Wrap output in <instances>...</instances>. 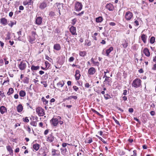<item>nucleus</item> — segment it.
<instances>
[{
    "label": "nucleus",
    "mask_w": 156,
    "mask_h": 156,
    "mask_svg": "<svg viewBox=\"0 0 156 156\" xmlns=\"http://www.w3.org/2000/svg\"><path fill=\"white\" fill-rule=\"evenodd\" d=\"M141 81L139 79L136 78L133 82L132 86L135 88H137L141 85Z\"/></svg>",
    "instance_id": "nucleus-1"
},
{
    "label": "nucleus",
    "mask_w": 156,
    "mask_h": 156,
    "mask_svg": "<svg viewBox=\"0 0 156 156\" xmlns=\"http://www.w3.org/2000/svg\"><path fill=\"white\" fill-rule=\"evenodd\" d=\"M36 112L39 116H43L45 114L44 110L40 107L37 108L36 109Z\"/></svg>",
    "instance_id": "nucleus-2"
},
{
    "label": "nucleus",
    "mask_w": 156,
    "mask_h": 156,
    "mask_svg": "<svg viewBox=\"0 0 156 156\" xmlns=\"http://www.w3.org/2000/svg\"><path fill=\"white\" fill-rule=\"evenodd\" d=\"M26 63L23 61L21 62L18 66L19 69L21 70H23L24 69L26 68Z\"/></svg>",
    "instance_id": "nucleus-3"
},
{
    "label": "nucleus",
    "mask_w": 156,
    "mask_h": 156,
    "mask_svg": "<svg viewBox=\"0 0 156 156\" xmlns=\"http://www.w3.org/2000/svg\"><path fill=\"white\" fill-rule=\"evenodd\" d=\"M133 15L132 13L129 12L128 11L126 12L125 15V18L126 20H130L132 17Z\"/></svg>",
    "instance_id": "nucleus-4"
},
{
    "label": "nucleus",
    "mask_w": 156,
    "mask_h": 156,
    "mask_svg": "<svg viewBox=\"0 0 156 156\" xmlns=\"http://www.w3.org/2000/svg\"><path fill=\"white\" fill-rule=\"evenodd\" d=\"M82 8V5L81 3L77 2L75 4V9L76 11H80Z\"/></svg>",
    "instance_id": "nucleus-5"
},
{
    "label": "nucleus",
    "mask_w": 156,
    "mask_h": 156,
    "mask_svg": "<svg viewBox=\"0 0 156 156\" xmlns=\"http://www.w3.org/2000/svg\"><path fill=\"white\" fill-rule=\"evenodd\" d=\"M50 122L54 126H56L58 125V119L55 118H53L50 121Z\"/></svg>",
    "instance_id": "nucleus-6"
},
{
    "label": "nucleus",
    "mask_w": 156,
    "mask_h": 156,
    "mask_svg": "<svg viewBox=\"0 0 156 156\" xmlns=\"http://www.w3.org/2000/svg\"><path fill=\"white\" fill-rule=\"evenodd\" d=\"M60 152L58 150H56L54 149H52L51 150V154L53 156H59L60 155Z\"/></svg>",
    "instance_id": "nucleus-7"
},
{
    "label": "nucleus",
    "mask_w": 156,
    "mask_h": 156,
    "mask_svg": "<svg viewBox=\"0 0 156 156\" xmlns=\"http://www.w3.org/2000/svg\"><path fill=\"white\" fill-rule=\"evenodd\" d=\"M69 31L73 35H77L76 28L75 27L73 26H71L69 29Z\"/></svg>",
    "instance_id": "nucleus-8"
},
{
    "label": "nucleus",
    "mask_w": 156,
    "mask_h": 156,
    "mask_svg": "<svg viewBox=\"0 0 156 156\" xmlns=\"http://www.w3.org/2000/svg\"><path fill=\"white\" fill-rule=\"evenodd\" d=\"M42 19L41 17L40 16L36 17L35 20V24L37 25H40L42 23Z\"/></svg>",
    "instance_id": "nucleus-9"
},
{
    "label": "nucleus",
    "mask_w": 156,
    "mask_h": 156,
    "mask_svg": "<svg viewBox=\"0 0 156 156\" xmlns=\"http://www.w3.org/2000/svg\"><path fill=\"white\" fill-rule=\"evenodd\" d=\"M54 137L52 135V133H51V134H49V135L48 136L47 141H48V142L51 143L53 142V141L54 140Z\"/></svg>",
    "instance_id": "nucleus-10"
},
{
    "label": "nucleus",
    "mask_w": 156,
    "mask_h": 156,
    "mask_svg": "<svg viewBox=\"0 0 156 156\" xmlns=\"http://www.w3.org/2000/svg\"><path fill=\"white\" fill-rule=\"evenodd\" d=\"M96 70L95 69L94 67H91L88 70V73L90 75H93L95 73Z\"/></svg>",
    "instance_id": "nucleus-11"
},
{
    "label": "nucleus",
    "mask_w": 156,
    "mask_h": 156,
    "mask_svg": "<svg viewBox=\"0 0 156 156\" xmlns=\"http://www.w3.org/2000/svg\"><path fill=\"white\" fill-rule=\"evenodd\" d=\"M80 71L76 70L75 72V77L76 80H78L80 79Z\"/></svg>",
    "instance_id": "nucleus-12"
},
{
    "label": "nucleus",
    "mask_w": 156,
    "mask_h": 156,
    "mask_svg": "<svg viewBox=\"0 0 156 156\" xmlns=\"http://www.w3.org/2000/svg\"><path fill=\"white\" fill-rule=\"evenodd\" d=\"M0 23L4 26L6 25L7 24V20L5 18H2L1 19Z\"/></svg>",
    "instance_id": "nucleus-13"
},
{
    "label": "nucleus",
    "mask_w": 156,
    "mask_h": 156,
    "mask_svg": "<svg viewBox=\"0 0 156 156\" xmlns=\"http://www.w3.org/2000/svg\"><path fill=\"white\" fill-rule=\"evenodd\" d=\"M143 52L146 56L149 57L150 54L149 50L147 48H145L144 49Z\"/></svg>",
    "instance_id": "nucleus-14"
},
{
    "label": "nucleus",
    "mask_w": 156,
    "mask_h": 156,
    "mask_svg": "<svg viewBox=\"0 0 156 156\" xmlns=\"http://www.w3.org/2000/svg\"><path fill=\"white\" fill-rule=\"evenodd\" d=\"M7 111V109L4 106H1L0 108V112L2 114H3Z\"/></svg>",
    "instance_id": "nucleus-15"
},
{
    "label": "nucleus",
    "mask_w": 156,
    "mask_h": 156,
    "mask_svg": "<svg viewBox=\"0 0 156 156\" xmlns=\"http://www.w3.org/2000/svg\"><path fill=\"white\" fill-rule=\"evenodd\" d=\"M106 8L109 11H112L113 9V7L112 5L111 4H108L106 5Z\"/></svg>",
    "instance_id": "nucleus-16"
},
{
    "label": "nucleus",
    "mask_w": 156,
    "mask_h": 156,
    "mask_svg": "<svg viewBox=\"0 0 156 156\" xmlns=\"http://www.w3.org/2000/svg\"><path fill=\"white\" fill-rule=\"evenodd\" d=\"M53 48L54 49L57 51L59 50L61 48L60 44H54Z\"/></svg>",
    "instance_id": "nucleus-17"
},
{
    "label": "nucleus",
    "mask_w": 156,
    "mask_h": 156,
    "mask_svg": "<svg viewBox=\"0 0 156 156\" xmlns=\"http://www.w3.org/2000/svg\"><path fill=\"white\" fill-rule=\"evenodd\" d=\"M23 110V107L22 105L20 104L18 105L17 107V110L18 112H21Z\"/></svg>",
    "instance_id": "nucleus-18"
},
{
    "label": "nucleus",
    "mask_w": 156,
    "mask_h": 156,
    "mask_svg": "<svg viewBox=\"0 0 156 156\" xmlns=\"http://www.w3.org/2000/svg\"><path fill=\"white\" fill-rule=\"evenodd\" d=\"M57 7L59 11H61L63 9V4H56Z\"/></svg>",
    "instance_id": "nucleus-19"
},
{
    "label": "nucleus",
    "mask_w": 156,
    "mask_h": 156,
    "mask_svg": "<svg viewBox=\"0 0 156 156\" xmlns=\"http://www.w3.org/2000/svg\"><path fill=\"white\" fill-rule=\"evenodd\" d=\"M113 50V48L112 47H111L109 49H107L106 51L107 56H108L109 55V53Z\"/></svg>",
    "instance_id": "nucleus-20"
},
{
    "label": "nucleus",
    "mask_w": 156,
    "mask_h": 156,
    "mask_svg": "<svg viewBox=\"0 0 156 156\" xmlns=\"http://www.w3.org/2000/svg\"><path fill=\"white\" fill-rule=\"evenodd\" d=\"M33 1L32 0H28V1H25L23 2V4L26 5H30L31 3L33 4Z\"/></svg>",
    "instance_id": "nucleus-21"
},
{
    "label": "nucleus",
    "mask_w": 156,
    "mask_h": 156,
    "mask_svg": "<svg viewBox=\"0 0 156 156\" xmlns=\"http://www.w3.org/2000/svg\"><path fill=\"white\" fill-rule=\"evenodd\" d=\"M47 4L44 2H43L40 4L39 8L41 9H44L47 7Z\"/></svg>",
    "instance_id": "nucleus-22"
},
{
    "label": "nucleus",
    "mask_w": 156,
    "mask_h": 156,
    "mask_svg": "<svg viewBox=\"0 0 156 156\" xmlns=\"http://www.w3.org/2000/svg\"><path fill=\"white\" fill-rule=\"evenodd\" d=\"M40 145L39 144H33V147L34 149L36 151H37L39 148Z\"/></svg>",
    "instance_id": "nucleus-23"
},
{
    "label": "nucleus",
    "mask_w": 156,
    "mask_h": 156,
    "mask_svg": "<svg viewBox=\"0 0 156 156\" xmlns=\"http://www.w3.org/2000/svg\"><path fill=\"white\" fill-rule=\"evenodd\" d=\"M96 22L97 23H101L103 21V18L102 16H99L95 18Z\"/></svg>",
    "instance_id": "nucleus-24"
},
{
    "label": "nucleus",
    "mask_w": 156,
    "mask_h": 156,
    "mask_svg": "<svg viewBox=\"0 0 156 156\" xmlns=\"http://www.w3.org/2000/svg\"><path fill=\"white\" fill-rule=\"evenodd\" d=\"M26 92L25 91L21 90L19 92V95L20 97H24L26 95Z\"/></svg>",
    "instance_id": "nucleus-25"
},
{
    "label": "nucleus",
    "mask_w": 156,
    "mask_h": 156,
    "mask_svg": "<svg viewBox=\"0 0 156 156\" xmlns=\"http://www.w3.org/2000/svg\"><path fill=\"white\" fill-rule=\"evenodd\" d=\"M92 142V139L91 137H89L86 139L85 142L86 144H90Z\"/></svg>",
    "instance_id": "nucleus-26"
},
{
    "label": "nucleus",
    "mask_w": 156,
    "mask_h": 156,
    "mask_svg": "<svg viewBox=\"0 0 156 156\" xmlns=\"http://www.w3.org/2000/svg\"><path fill=\"white\" fill-rule=\"evenodd\" d=\"M40 68L39 66H32L31 67V69L32 70H37L39 69Z\"/></svg>",
    "instance_id": "nucleus-27"
},
{
    "label": "nucleus",
    "mask_w": 156,
    "mask_h": 156,
    "mask_svg": "<svg viewBox=\"0 0 156 156\" xmlns=\"http://www.w3.org/2000/svg\"><path fill=\"white\" fill-rule=\"evenodd\" d=\"M146 36L144 34H143L141 37L142 40L144 43L146 42Z\"/></svg>",
    "instance_id": "nucleus-28"
},
{
    "label": "nucleus",
    "mask_w": 156,
    "mask_h": 156,
    "mask_svg": "<svg viewBox=\"0 0 156 156\" xmlns=\"http://www.w3.org/2000/svg\"><path fill=\"white\" fill-rule=\"evenodd\" d=\"M16 21H10V23L8 24V25L12 27L13 25H16Z\"/></svg>",
    "instance_id": "nucleus-29"
},
{
    "label": "nucleus",
    "mask_w": 156,
    "mask_h": 156,
    "mask_svg": "<svg viewBox=\"0 0 156 156\" xmlns=\"http://www.w3.org/2000/svg\"><path fill=\"white\" fill-rule=\"evenodd\" d=\"M13 92V89L12 88H10L9 90V91L7 92V94L10 95L12 94Z\"/></svg>",
    "instance_id": "nucleus-30"
},
{
    "label": "nucleus",
    "mask_w": 156,
    "mask_h": 156,
    "mask_svg": "<svg viewBox=\"0 0 156 156\" xmlns=\"http://www.w3.org/2000/svg\"><path fill=\"white\" fill-rule=\"evenodd\" d=\"M86 53L85 51H80L79 53V55L81 56L84 57L86 55Z\"/></svg>",
    "instance_id": "nucleus-31"
},
{
    "label": "nucleus",
    "mask_w": 156,
    "mask_h": 156,
    "mask_svg": "<svg viewBox=\"0 0 156 156\" xmlns=\"http://www.w3.org/2000/svg\"><path fill=\"white\" fill-rule=\"evenodd\" d=\"M155 38L154 37H152L150 40V42L151 43L153 44L155 41Z\"/></svg>",
    "instance_id": "nucleus-32"
},
{
    "label": "nucleus",
    "mask_w": 156,
    "mask_h": 156,
    "mask_svg": "<svg viewBox=\"0 0 156 156\" xmlns=\"http://www.w3.org/2000/svg\"><path fill=\"white\" fill-rule=\"evenodd\" d=\"M29 81V79L26 77H25L24 79L23 82L25 83H28Z\"/></svg>",
    "instance_id": "nucleus-33"
},
{
    "label": "nucleus",
    "mask_w": 156,
    "mask_h": 156,
    "mask_svg": "<svg viewBox=\"0 0 156 156\" xmlns=\"http://www.w3.org/2000/svg\"><path fill=\"white\" fill-rule=\"evenodd\" d=\"M64 84V83H62L61 82H59L57 83V85L58 87H62L63 86Z\"/></svg>",
    "instance_id": "nucleus-34"
},
{
    "label": "nucleus",
    "mask_w": 156,
    "mask_h": 156,
    "mask_svg": "<svg viewBox=\"0 0 156 156\" xmlns=\"http://www.w3.org/2000/svg\"><path fill=\"white\" fill-rule=\"evenodd\" d=\"M41 100L44 103L45 102V104L46 105L48 104V101L45 99L44 97L42 98Z\"/></svg>",
    "instance_id": "nucleus-35"
},
{
    "label": "nucleus",
    "mask_w": 156,
    "mask_h": 156,
    "mask_svg": "<svg viewBox=\"0 0 156 156\" xmlns=\"http://www.w3.org/2000/svg\"><path fill=\"white\" fill-rule=\"evenodd\" d=\"M105 98L106 100H108V99L111 98L110 95H109L108 94H106L104 95Z\"/></svg>",
    "instance_id": "nucleus-36"
},
{
    "label": "nucleus",
    "mask_w": 156,
    "mask_h": 156,
    "mask_svg": "<svg viewBox=\"0 0 156 156\" xmlns=\"http://www.w3.org/2000/svg\"><path fill=\"white\" fill-rule=\"evenodd\" d=\"M17 33L19 36V37L18 38V40L20 41V37L21 35V32L20 31L17 32Z\"/></svg>",
    "instance_id": "nucleus-37"
},
{
    "label": "nucleus",
    "mask_w": 156,
    "mask_h": 156,
    "mask_svg": "<svg viewBox=\"0 0 156 156\" xmlns=\"http://www.w3.org/2000/svg\"><path fill=\"white\" fill-rule=\"evenodd\" d=\"M85 44H87L88 46H90L91 45V42L90 41L88 40H86L85 41Z\"/></svg>",
    "instance_id": "nucleus-38"
},
{
    "label": "nucleus",
    "mask_w": 156,
    "mask_h": 156,
    "mask_svg": "<svg viewBox=\"0 0 156 156\" xmlns=\"http://www.w3.org/2000/svg\"><path fill=\"white\" fill-rule=\"evenodd\" d=\"M91 61L95 65H98L99 64V63L98 62H95L94 61V59L92 58L91 59Z\"/></svg>",
    "instance_id": "nucleus-39"
},
{
    "label": "nucleus",
    "mask_w": 156,
    "mask_h": 156,
    "mask_svg": "<svg viewBox=\"0 0 156 156\" xmlns=\"http://www.w3.org/2000/svg\"><path fill=\"white\" fill-rule=\"evenodd\" d=\"M30 124L31 125L34 126H37V123L33 121L31 122Z\"/></svg>",
    "instance_id": "nucleus-40"
},
{
    "label": "nucleus",
    "mask_w": 156,
    "mask_h": 156,
    "mask_svg": "<svg viewBox=\"0 0 156 156\" xmlns=\"http://www.w3.org/2000/svg\"><path fill=\"white\" fill-rule=\"evenodd\" d=\"M113 119L115 121V122L118 125H120V123L114 117H112Z\"/></svg>",
    "instance_id": "nucleus-41"
},
{
    "label": "nucleus",
    "mask_w": 156,
    "mask_h": 156,
    "mask_svg": "<svg viewBox=\"0 0 156 156\" xmlns=\"http://www.w3.org/2000/svg\"><path fill=\"white\" fill-rule=\"evenodd\" d=\"M76 19H75V18L74 19H73L72 20L71 23L73 25H74L76 23Z\"/></svg>",
    "instance_id": "nucleus-42"
},
{
    "label": "nucleus",
    "mask_w": 156,
    "mask_h": 156,
    "mask_svg": "<svg viewBox=\"0 0 156 156\" xmlns=\"http://www.w3.org/2000/svg\"><path fill=\"white\" fill-rule=\"evenodd\" d=\"M35 38L34 37L33 38H30V42L31 43H33L34 42V41H35Z\"/></svg>",
    "instance_id": "nucleus-43"
},
{
    "label": "nucleus",
    "mask_w": 156,
    "mask_h": 156,
    "mask_svg": "<svg viewBox=\"0 0 156 156\" xmlns=\"http://www.w3.org/2000/svg\"><path fill=\"white\" fill-rule=\"evenodd\" d=\"M0 95L2 97H5V95L4 94V92L2 91H0Z\"/></svg>",
    "instance_id": "nucleus-44"
},
{
    "label": "nucleus",
    "mask_w": 156,
    "mask_h": 156,
    "mask_svg": "<svg viewBox=\"0 0 156 156\" xmlns=\"http://www.w3.org/2000/svg\"><path fill=\"white\" fill-rule=\"evenodd\" d=\"M41 83L43 84L45 87H47V84L46 82L41 81Z\"/></svg>",
    "instance_id": "nucleus-45"
},
{
    "label": "nucleus",
    "mask_w": 156,
    "mask_h": 156,
    "mask_svg": "<svg viewBox=\"0 0 156 156\" xmlns=\"http://www.w3.org/2000/svg\"><path fill=\"white\" fill-rule=\"evenodd\" d=\"M45 64L46 65V68L48 67V68L49 67L50 65L48 62L45 61Z\"/></svg>",
    "instance_id": "nucleus-46"
},
{
    "label": "nucleus",
    "mask_w": 156,
    "mask_h": 156,
    "mask_svg": "<svg viewBox=\"0 0 156 156\" xmlns=\"http://www.w3.org/2000/svg\"><path fill=\"white\" fill-rule=\"evenodd\" d=\"M74 58L73 57H71L69 59V62H72L74 60Z\"/></svg>",
    "instance_id": "nucleus-47"
},
{
    "label": "nucleus",
    "mask_w": 156,
    "mask_h": 156,
    "mask_svg": "<svg viewBox=\"0 0 156 156\" xmlns=\"http://www.w3.org/2000/svg\"><path fill=\"white\" fill-rule=\"evenodd\" d=\"M23 121L24 122H29V120L27 117H26L25 119H24Z\"/></svg>",
    "instance_id": "nucleus-48"
},
{
    "label": "nucleus",
    "mask_w": 156,
    "mask_h": 156,
    "mask_svg": "<svg viewBox=\"0 0 156 156\" xmlns=\"http://www.w3.org/2000/svg\"><path fill=\"white\" fill-rule=\"evenodd\" d=\"M6 38L7 39L9 40L10 39V34L9 33H8L7 34Z\"/></svg>",
    "instance_id": "nucleus-49"
},
{
    "label": "nucleus",
    "mask_w": 156,
    "mask_h": 156,
    "mask_svg": "<svg viewBox=\"0 0 156 156\" xmlns=\"http://www.w3.org/2000/svg\"><path fill=\"white\" fill-rule=\"evenodd\" d=\"M110 77H106V78H105V80L104 81V82H105L106 81H108V82H110Z\"/></svg>",
    "instance_id": "nucleus-50"
},
{
    "label": "nucleus",
    "mask_w": 156,
    "mask_h": 156,
    "mask_svg": "<svg viewBox=\"0 0 156 156\" xmlns=\"http://www.w3.org/2000/svg\"><path fill=\"white\" fill-rule=\"evenodd\" d=\"M73 88L76 91H77L78 89V88L75 86H73Z\"/></svg>",
    "instance_id": "nucleus-51"
},
{
    "label": "nucleus",
    "mask_w": 156,
    "mask_h": 156,
    "mask_svg": "<svg viewBox=\"0 0 156 156\" xmlns=\"http://www.w3.org/2000/svg\"><path fill=\"white\" fill-rule=\"evenodd\" d=\"M133 155H132L131 156H136V150H134L133 151Z\"/></svg>",
    "instance_id": "nucleus-52"
},
{
    "label": "nucleus",
    "mask_w": 156,
    "mask_h": 156,
    "mask_svg": "<svg viewBox=\"0 0 156 156\" xmlns=\"http://www.w3.org/2000/svg\"><path fill=\"white\" fill-rule=\"evenodd\" d=\"M49 15L51 16H53L55 15V13L53 12H50Z\"/></svg>",
    "instance_id": "nucleus-53"
},
{
    "label": "nucleus",
    "mask_w": 156,
    "mask_h": 156,
    "mask_svg": "<svg viewBox=\"0 0 156 156\" xmlns=\"http://www.w3.org/2000/svg\"><path fill=\"white\" fill-rule=\"evenodd\" d=\"M7 150L9 151H11L12 150L11 147L9 146H7L6 147Z\"/></svg>",
    "instance_id": "nucleus-54"
},
{
    "label": "nucleus",
    "mask_w": 156,
    "mask_h": 156,
    "mask_svg": "<svg viewBox=\"0 0 156 156\" xmlns=\"http://www.w3.org/2000/svg\"><path fill=\"white\" fill-rule=\"evenodd\" d=\"M128 111L129 112L132 113L133 112V109L132 108H129Z\"/></svg>",
    "instance_id": "nucleus-55"
},
{
    "label": "nucleus",
    "mask_w": 156,
    "mask_h": 156,
    "mask_svg": "<svg viewBox=\"0 0 156 156\" xmlns=\"http://www.w3.org/2000/svg\"><path fill=\"white\" fill-rule=\"evenodd\" d=\"M155 112L154 111H151L150 112V114L152 116H154L155 115Z\"/></svg>",
    "instance_id": "nucleus-56"
},
{
    "label": "nucleus",
    "mask_w": 156,
    "mask_h": 156,
    "mask_svg": "<svg viewBox=\"0 0 156 156\" xmlns=\"http://www.w3.org/2000/svg\"><path fill=\"white\" fill-rule=\"evenodd\" d=\"M92 111L93 112H94L97 115H100V114L99 112H97V111H96L95 110H94V109H92Z\"/></svg>",
    "instance_id": "nucleus-57"
},
{
    "label": "nucleus",
    "mask_w": 156,
    "mask_h": 156,
    "mask_svg": "<svg viewBox=\"0 0 156 156\" xmlns=\"http://www.w3.org/2000/svg\"><path fill=\"white\" fill-rule=\"evenodd\" d=\"M84 12V11H82L80 13H78L77 14H76V15L77 16H81L83 14Z\"/></svg>",
    "instance_id": "nucleus-58"
},
{
    "label": "nucleus",
    "mask_w": 156,
    "mask_h": 156,
    "mask_svg": "<svg viewBox=\"0 0 156 156\" xmlns=\"http://www.w3.org/2000/svg\"><path fill=\"white\" fill-rule=\"evenodd\" d=\"M152 69L153 70H156V64H155L154 65Z\"/></svg>",
    "instance_id": "nucleus-59"
},
{
    "label": "nucleus",
    "mask_w": 156,
    "mask_h": 156,
    "mask_svg": "<svg viewBox=\"0 0 156 156\" xmlns=\"http://www.w3.org/2000/svg\"><path fill=\"white\" fill-rule=\"evenodd\" d=\"M109 25L112 26H114L115 25V23L114 22H110L109 23Z\"/></svg>",
    "instance_id": "nucleus-60"
},
{
    "label": "nucleus",
    "mask_w": 156,
    "mask_h": 156,
    "mask_svg": "<svg viewBox=\"0 0 156 156\" xmlns=\"http://www.w3.org/2000/svg\"><path fill=\"white\" fill-rule=\"evenodd\" d=\"M85 86L86 87L89 88L90 86V85L89 83H87L85 84Z\"/></svg>",
    "instance_id": "nucleus-61"
},
{
    "label": "nucleus",
    "mask_w": 156,
    "mask_h": 156,
    "mask_svg": "<svg viewBox=\"0 0 156 156\" xmlns=\"http://www.w3.org/2000/svg\"><path fill=\"white\" fill-rule=\"evenodd\" d=\"M48 129H47V130H46L44 131V135H47L48 134Z\"/></svg>",
    "instance_id": "nucleus-62"
},
{
    "label": "nucleus",
    "mask_w": 156,
    "mask_h": 156,
    "mask_svg": "<svg viewBox=\"0 0 156 156\" xmlns=\"http://www.w3.org/2000/svg\"><path fill=\"white\" fill-rule=\"evenodd\" d=\"M116 108H117V109L118 110H119L121 112H123V109H122L121 108H120L118 107H116Z\"/></svg>",
    "instance_id": "nucleus-63"
},
{
    "label": "nucleus",
    "mask_w": 156,
    "mask_h": 156,
    "mask_svg": "<svg viewBox=\"0 0 156 156\" xmlns=\"http://www.w3.org/2000/svg\"><path fill=\"white\" fill-rule=\"evenodd\" d=\"M19 97L18 95L17 94H15L14 96V98L15 99H18Z\"/></svg>",
    "instance_id": "nucleus-64"
}]
</instances>
